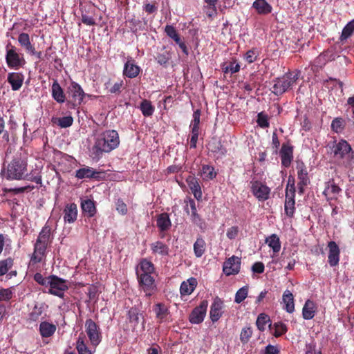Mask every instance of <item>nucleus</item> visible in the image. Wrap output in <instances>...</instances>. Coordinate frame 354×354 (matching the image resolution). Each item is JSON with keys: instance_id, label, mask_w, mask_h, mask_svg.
Masks as SVG:
<instances>
[{"instance_id": "nucleus-32", "label": "nucleus", "mask_w": 354, "mask_h": 354, "mask_svg": "<svg viewBox=\"0 0 354 354\" xmlns=\"http://www.w3.org/2000/svg\"><path fill=\"white\" fill-rule=\"evenodd\" d=\"M51 229L50 226L45 225L37 236L36 241L38 243H44L45 245H49L51 242L50 237Z\"/></svg>"}, {"instance_id": "nucleus-1", "label": "nucleus", "mask_w": 354, "mask_h": 354, "mask_svg": "<svg viewBox=\"0 0 354 354\" xmlns=\"http://www.w3.org/2000/svg\"><path fill=\"white\" fill-rule=\"evenodd\" d=\"M0 175L2 178L8 180H25L28 178L27 159L17 155L8 164L5 161L2 165Z\"/></svg>"}, {"instance_id": "nucleus-34", "label": "nucleus", "mask_w": 354, "mask_h": 354, "mask_svg": "<svg viewBox=\"0 0 354 354\" xmlns=\"http://www.w3.org/2000/svg\"><path fill=\"white\" fill-rule=\"evenodd\" d=\"M140 269H137L136 271H139V274H153L155 271L154 265L146 259H143L139 263Z\"/></svg>"}, {"instance_id": "nucleus-19", "label": "nucleus", "mask_w": 354, "mask_h": 354, "mask_svg": "<svg viewBox=\"0 0 354 354\" xmlns=\"http://www.w3.org/2000/svg\"><path fill=\"white\" fill-rule=\"evenodd\" d=\"M140 71V67L134 63V60L129 59L124 64L123 75L128 78L133 79L139 75Z\"/></svg>"}, {"instance_id": "nucleus-50", "label": "nucleus", "mask_w": 354, "mask_h": 354, "mask_svg": "<svg viewBox=\"0 0 354 354\" xmlns=\"http://www.w3.org/2000/svg\"><path fill=\"white\" fill-rule=\"evenodd\" d=\"M269 322H270V317L265 313H261L257 319L256 325L259 330L264 331L266 324Z\"/></svg>"}, {"instance_id": "nucleus-53", "label": "nucleus", "mask_w": 354, "mask_h": 354, "mask_svg": "<svg viewBox=\"0 0 354 354\" xmlns=\"http://www.w3.org/2000/svg\"><path fill=\"white\" fill-rule=\"evenodd\" d=\"M84 338L85 337L84 335H80L77 344H76V348L78 351L79 354H91V351L88 348L86 344L84 343Z\"/></svg>"}, {"instance_id": "nucleus-29", "label": "nucleus", "mask_w": 354, "mask_h": 354, "mask_svg": "<svg viewBox=\"0 0 354 354\" xmlns=\"http://www.w3.org/2000/svg\"><path fill=\"white\" fill-rule=\"evenodd\" d=\"M56 329V325L46 321L41 322L39 325V333L42 337H50L53 336Z\"/></svg>"}, {"instance_id": "nucleus-10", "label": "nucleus", "mask_w": 354, "mask_h": 354, "mask_svg": "<svg viewBox=\"0 0 354 354\" xmlns=\"http://www.w3.org/2000/svg\"><path fill=\"white\" fill-rule=\"evenodd\" d=\"M250 185L251 192L259 201H265L270 198L271 189L265 183L257 180H252Z\"/></svg>"}, {"instance_id": "nucleus-35", "label": "nucleus", "mask_w": 354, "mask_h": 354, "mask_svg": "<svg viewBox=\"0 0 354 354\" xmlns=\"http://www.w3.org/2000/svg\"><path fill=\"white\" fill-rule=\"evenodd\" d=\"M269 329L272 335L276 337H281L288 331L287 326L281 322L269 324Z\"/></svg>"}, {"instance_id": "nucleus-12", "label": "nucleus", "mask_w": 354, "mask_h": 354, "mask_svg": "<svg viewBox=\"0 0 354 354\" xmlns=\"http://www.w3.org/2000/svg\"><path fill=\"white\" fill-rule=\"evenodd\" d=\"M86 332L91 342L94 346H97L101 341V335L100 328L97 324L91 319H88L85 323Z\"/></svg>"}, {"instance_id": "nucleus-22", "label": "nucleus", "mask_w": 354, "mask_h": 354, "mask_svg": "<svg viewBox=\"0 0 354 354\" xmlns=\"http://www.w3.org/2000/svg\"><path fill=\"white\" fill-rule=\"evenodd\" d=\"M198 284L197 280L194 277H190L187 281L182 282L180 287V293L182 296L191 295Z\"/></svg>"}, {"instance_id": "nucleus-24", "label": "nucleus", "mask_w": 354, "mask_h": 354, "mask_svg": "<svg viewBox=\"0 0 354 354\" xmlns=\"http://www.w3.org/2000/svg\"><path fill=\"white\" fill-rule=\"evenodd\" d=\"M52 97L59 104H62L66 100V95L57 80H54L51 88Z\"/></svg>"}, {"instance_id": "nucleus-28", "label": "nucleus", "mask_w": 354, "mask_h": 354, "mask_svg": "<svg viewBox=\"0 0 354 354\" xmlns=\"http://www.w3.org/2000/svg\"><path fill=\"white\" fill-rule=\"evenodd\" d=\"M150 246L153 254L160 256H167L169 254V245L160 241L152 243Z\"/></svg>"}, {"instance_id": "nucleus-61", "label": "nucleus", "mask_w": 354, "mask_h": 354, "mask_svg": "<svg viewBox=\"0 0 354 354\" xmlns=\"http://www.w3.org/2000/svg\"><path fill=\"white\" fill-rule=\"evenodd\" d=\"M34 280L39 285L44 286V287H48V284L50 282V276L46 277H44L41 273L37 272L34 277Z\"/></svg>"}, {"instance_id": "nucleus-64", "label": "nucleus", "mask_w": 354, "mask_h": 354, "mask_svg": "<svg viewBox=\"0 0 354 354\" xmlns=\"http://www.w3.org/2000/svg\"><path fill=\"white\" fill-rule=\"evenodd\" d=\"M130 322L136 324L139 322V313L136 308H131L128 312Z\"/></svg>"}, {"instance_id": "nucleus-49", "label": "nucleus", "mask_w": 354, "mask_h": 354, "mask_svg": "<svg viewBox=\"0 0 354 354\" xmlns=\"http://www.w3.org/2000/svg\"><path fill=\"white\" fill-rule=\"evenodd\" d=\"M222 70L225 73H230L234 74L239 71L240 65L238 63H236V60L234 59L230 63H224L222 65Z\"/></svg>"}, {"instance_id": "nucleus-20", "label": "nucleus", "mask_w": 354, "mask_h": 354, "mask_svg": "<svg viewBox=\"0 0 354 354\" xmlns=\"http://www.w3.org/2000/svg\"><path fill=\"white\" fill-rule=\"evenodd\" d=\"M64 220L65 223H73L77 220V207L75 203H69L64 209Z\"/></svg>"}, {"instance_id": "nucleus-41", "label": "nucleus", "mask_w": 354, "mask_h": 354, "mask_svg": "<svg viewBox=\"0 0 354 354\" xmlns=\"http://www.w3.org/2000/svg\"><path fill=\"white\" fill-rule=\"evenodd\" d=\"M201 174L204 180H209L215 178L217 173L215 171L214 167L208 165H202Z\"/></svg>"}, {"instance_id": "nucleus-17", "label": "nucleus", "mask_w": 354, "mask_h": 354, "mask_svg": "<svg viewBox=\"0 0 354 354\" xmlns=\"http://www.w3.org/2000/svg\"><path fill=\"white\" fill-rule=\"evenodd\" d=\"M329 253L328 256V262L331 267L338 265L339 261L340 250L339 246L335 241H330L328 243Z\"/></svg>"}, {"instance_id": "nucleus-27", "label": "nucleus", "mask_w": 354, "mask_h": 354, "mask_svg": "<svg viewBox=\"0 0 354 354\" xmlns=\"http://www.w3.org/2000/svg\"><path fill=\"white\" fill-rule=\"evenodd\" d=\"M81 207L82 212L90 218L94 216L97 212L95 201L91 199L82 201Z\"/></svg>"}, {"instance_id": "nucleus-46", "label": "nucleus", "mask_w": 354, "mask_h": 354, "mask_svg": "<svg viewBox=\"0 0 354 354\" xmlns=\"http://www.w3.org/2000/svg\"><path fill=\"white\" fill-rule=\"evenodd\" d=\"M341 192L339 187L335 184L334 180H329L326 183V187L324 191V194L327 196L328 194H332L336 196Z\"/></svg>"}, {"instance_id": "nucleus-54", "label": "nucleus", "mask_w": 354, "mask_h": 354, "mask_svg": "<svg viewBox=\"0 0 354 354\" xmlns=\"http://www.w3.org/2000/svg\"><path fill=\"white\" fill-rule=\"evenodd\" d=\"M259 53V50L257 48H252L246 52L244 59L248 63L252 64L257 59Z\"/></svg>"}, {"instance_id": "nucleus-13", "label": "nucleus", "mask_w": 354, "mask_h": 354, "mask_svg": "<svg viewBox=\"0 0 354 354\" xmlns=\"http://www.w3.org/2000/svg\"><path fill=\"white\" fill-rule=\"evenodd\" d=\"M241 259L233 255L227 259L223 264V271L227 275H234L240 272Z\"/></svg>"}, {"instance_id": "nucleus-25", "label": "nucleus", "mask_w": 354, "mask_h": 354, "mask_svg": "<svg viewBox=\"0 0 354 354\" xmlns=\"http://www.w3.org/2000/svg\"><path fill=\"white\" fill-rule=\"evenodd\" d=\"M252 8L261 15H267L272 11V6L266 0H255L252 3Z\"/></svg>"}, {"instance_id": "nucleus-44", "label": "nucleus", "mask_w": 354, "mask_h": 354, "mask_svg": "<svg viewBox=\"0 0 354 354\" xmlns=\"http://www.w3.org/2000/svg\"><path fill=\"white\" fill-rule=\"evenodd\" d=\"M18 42L27 53H28L32 48V47H34V46L30 42L29 35L26 32H21L19 35Z\"/></svg>"}, {"instance_id": "nucleus-11", "label": "nucleus", "mask_w": 354, "mask_h": 354, "mask_svg": "<svg viewBox=\"0 0 354 354\" xmlns=\"http://www.w3.org/2000/svg\"><path fill=\"white\" fill-rule=\"evenodd\" d=\"M208 301L203 300L199 306L195 307L189 316V321L194 324H198L203 322L206 315Z\"/></svg>"}, {"instance_id": "nucleus-7", "label": "nucleus", "mask_w": 354, "mask_h": 354, "mask_svg": "<svg viewBox=\"0 0 354 354\" xmlns=\"http://www.w3.org/2000/svg\"><path fill=\"white\" fill-rule=\"evenodd\" d=\"M67 93L70 100L68 101L69 108H75L81 104L85 93L81 86L75 82H72L68 88Z\"/></svg>"}, {"instance_id": "nucleus-52", "label": "nucleus", "mask_w": 354, "mask_h": 354, "mask_svg": "<svg viewBox=\"0 0 354 354\" xmlns=\"http://www.w3.org/2000/svg\"><path fill=\"white\" fill-rule=\"evenodd\" d=\"M354 32V19L349 21L343 28L340 39L342 41L348 39Z\"/></svg>"}, {"instance_id": "nucleus-43", "label": "nucleus", "mask_w": 354, "mask_h": 354, "mask_svg": "<svg viewBox=\"0 0 354 354\" xmlns=\"http://www.w3.org/2000/svg\"><path fill=\"white\" fill-rule=\"evenodd\" d=\"M171 221L167 214H160L157 218V226L160 231H166L171 226Z\"/></svg>"}, {"instance_id": "nucleus-4", "label": "nucleus", "mask_w": 354, "mask_h": 354, "mask_svg": "<svg viewBox=\"0 0 354 354\" xmlns=\"http://www.w3.org/2000/svg\"><path fill=\"white\" fill-rule=\"evenodd\" d=\"M299 76L298 71L286 73L282 77L274 80L272 92L276 95H281L296 83Z\"/></svg>"}, {"instance_id": "nucleus-31", "label": "nucleus", "mask_w": 354, "mask_h": 354, "mask_svg": "<svg viewBox=\"0 0 354 354\" xmlns=\"http://www.w3.org/2000/svg\"><path fill=\"white\" fill-rule=\"evenodd\" d=\"M153 311L156 314V318L160 322L165 321L169 314L168 308L162 303H158L155 304L153 306Z\"/></svg>"}, {"instance_id": "nucleus-51", "label": "nucleus", "mask_w": 354, "mask_h": 354, "mask_svg": "<svg viewBox=\"0 0 354 354\" xmlns=\"http://www.w3.org/2000/svg\"><path fill=\"white\" fill-rule=\"evenodd\" d=\"M14 264V259L8 257L6 259L0 261V276L6 274L8 270L12 267Z\"/></svg>"}, {"instance_id": "nucleus-39", "label": "nucleus", "mask_w": 354, "mask_h": 354, "mask_svg": "<svg viewBox=\"0 0 354 354\" xmlns=\"http://www.w3.org/2000/svg\"><path fill=\"white\" fill-rule=\"evenodd\" d=\"M209 149L214 153L219 154L221 156H225L227 153V149L223 146L220 140L213 139L208 144Z\"/></svg>"}, {"instance_id": "nucleus-23", "label": "nucleus", "mask_w": 354, "mask_h": 354, "mask_svg": "<svg viewBox=\"0 0 354 354\" xmlns=\"http://www.w3.org/2000/svg\"><path fill=\"white\" fill-rule=\"evenodd\" d=\"M186 182L188 185L189 188L194 194V197L198 201L201 199L203 194L201 185L198 183V180L194 176H189L186 179Z\"/></svg>"}, {"instance_id": "nucleus-57", "label": "nucleus", "mask_w": 354, "mask_h": 354, "mask_svg": "<svg viewBox=\"0 0 354 354\" xmlns=\"http://www.w3.org/2000/svg\"><path fill=\"white\" fill-rule=\"evenodd\" d=\"M165 32L167 35L171 39H174L175 42H178L180 41V37L176 28L173 26L167 25L165 28Z\"/></svg>"}, {"instance_id": "nucleus-18", "label": "nucleus", "mask_w": 354, "mask_h": 354, "mask_svg": "<svg viewBox=\"0 0 354 354\" xmlns=\"http://www.w3.org/2000/svg\"><path fill=\"white\" fill-rule=\"evenodd\" d=\"M48 306L45 303H36L28 315L27 321L30 323L37 322L44 313Z\"/></svg>"}, {"instance_id": "nucleus-55", "label": "nucleus", "mask_w": 354, "mask_h": 354, "mask_svg": "<svg viewBox=\"0 0 354 354\" xmlns=\"http://www.w3.org/2000/svg\"><path fill=\"white\" fill-rule=\"evenodd\" d=\"M252 335V329L250 326H245L242 328L240 334V341L242 344H246L249 342Z\"/></svg>"}, {"instance_id": "nucleus-36", "label": "nucleus", "mask_w": 354, "mask_h": 354, "mask_svg": "<svg viewBox=\"0 0 354 354\" xmlns=\"http://www.w3.org/2000/svg\"><path fill=\"white\" fill-rule=\"evenodd\" d=\"M194 255L197 258L201 257L206 251V243L201 236L197 237L193 245Z\"/></svg>"}, {"instance_id": "nucleus-9", "label": "nucleus", "mask_w": 354, "mask_h": 354, "mask_svg": "<svg viewBox=\"0 0 354 354\" xmlns=\"http://www.w3.org/2000/svg\"><path fill=\"white\" fill-rule=\"evenodd\" d=\"M139 286L142 290L145 293V296L150 297L157 291V286L154 277L152 274H139V271H136Z\"/></svg>"}, {"instance_id": "nucleus-48", "label": "nucleus", "mask_w": 354, "mask_h": 354, "mask_svg": "<svg viewBox=\"0 0 354 354\" xmlns=\"http://www.w3.org/2000/svg\"><path fill=\"white\" fill-rule=\"evenodd\" d=\"M53 122L59 126L61 128H67L71 127L73 122L72 116H64L62 118H53Z\"/></svg>"}, {"instance_id": "nucleus-45", "label": "nucleus", "mask_w": 354, "mask_h": 354, "mask_svg": "<svg viewBox=\"0 0 354 354\" xmlns=\"http://www.w3.org/2000/svg\"><path fill=\"white\" fill-rule=\"evenodd\" d=\"M140 109L142 115L145 117L151 116L154 112V106L151 102L148 100H143L140 104Z\"/></svg>"}, {"instance_id": "nucleus-60", "label": "nucleus", "mask_w": 354, "mask_h": 354, "mask_svg": "<svg viewBox=\"0 0 354 354\" xmlns=\"http://www.w3.org/2000/svg\"><path fill=\"white\" fill-rule=\"evenodd\" d=\"M170 59L171 56L169 53L168 52H165L164 53H159L156 57V60L157 61V62L160 65L164 66H166L167 65Z\"/></svg>"}, {"instance_id": "nucleus-58", "label": "nucleus", "mask_w": 354, "mask_h": 354, "mask_svg": "<svg viewBox=\"0 0 354 354\" xmlns=\"http://www.w3.org/2000/svg\"><path fill=\"white\" fill-rule=\"evenodd\" d=\"M192 222L196 225L200 229L204 230L205 228V223L201 216L196 212H191Z\"/></svg>"}, {"instance_id": "nucleus-42", "label": "nucleus", "mask_w": 354, "mask_h": 354, "mask_svg": "<svg viewBox=\"0 0 354 354\" xmlns=\"http://www.w3.org/2000/svg\"><path fill=\"white\" fill-rule=\"evenodd\" d=\"M266 243L271 248L274 253L281 250V241L279 236L276 234H272L266 239Z\"/></svg>"}, {"instance_id": "nucleus-62", "label": "nucleus", "mask_w": 354, "mask_h": 354, "mask_svg": "<svg viewBox=\"0 0 354 354\" xmlns=\"http://www.w3.org/2000/svg\"><path fill=\"white\" fill-rule=\"evenodd\" d=\"M13 291L12 288L0 289V302L2 301H8L12 298Z\"/></svg>"}, {"instance_id": "nucleus-3", "label": "nucleus", "mask_w": 354, "mask_h": 354, "mask_svg": "<svg viewBox=\"0 0 354 354\" xmlns=\"http://www.w3.org/2000/svg\"><path fill=\"white\" fill-rule=\"evenodd\" d=\"M330 153L333 158L340 161L351 162L354 160V150L351 145L344 139L339 141L334 140L328 145Z\"/></svg>"}, {"instance_id": "nucleus-21", "label": "nucleus", "mask_w": 354, "mask_h": 354, "mask_svg": "<svg viewBox=\"0 0 354 354\" xmlns=\"http://www.w3.org/2000/svg\"><path fill=\"white\" fill-rule=\"evenodd\" d=\"M24 76L20 73H9L8 75V82L11 85L12 91H18L23 85Z\"/></svg>"}, {"instance_id": "nucleus-6", "label": "nucleus", "mask_w": 354, "mask_h": 354, "mask_svg": "<svg viewBox=\"0 0 354 354\" xmlns=\"http://www.w3.org/2000/svg\"><path fill=\"white\" fill-rule=\"evenodd\" d=\"M295 180L292 179L290 183V178L288 179V185L286 189V199L284 204V212L287 216L292 218L295 211Z\"/></svg>"}, {"instance_id": "nucleus-33", "label": "nucleus", "mask_w": 354, "mask_h": 354, "mask_svg": "<svg viewBox=\"0 0 354 354\" xmlns=\"http://www.w3.org/2000/svg\"><path fill=\"white\" fill-rule=\"evenodd\" d=\"M99 172L94 171L89 167H83L76 171L75 177L79 179L83 178H96L98 177Z\"/></svg>"}, {"instance_id": "nucleus-56", "label": "nucleus", "mask_w": 354, "mask_h": 354, "mask_svg": "<svg viewBox=\"0 0 354 354\" xmlns=\"http://www.w3.org/2000/svg\"><path fill=\"white\" fill-rule=\"evenodd\" d=\"M248 294V286H245L238 290L236 292L234 301L236 304H241L247 297Z\"/></svg>"}, {"instance_id": "nucleus-8", "label": "nucleus", "mask_w": 354, "mask_h": 354, "mask_svg": "<svg viewBox=\"0 0 354 354\" xmlns=\"http://www.w3.org/2000/svg\"><path fill=\"white\" fill-rule=\"evenodd\" d=\"M48 286L50 288L48 293L62 299L64 297V292L68 289L66 280L53 274L50 275Z\"/></svg>"}, {"instance_id": "nucleus-47", "label": "nucleus", "mask_w": 354, "mask_h": 354, "mask_svg": "<svg viewBox=\"0 0 354 354\" xmlns=\"http://www.w3.org/2000/svg\"><path fill=\"white\" fill-rule=\"evenodd\" d=\"M346 125L345 120L342 118H335L331 122V129L333 131L339 133L342 132Z\"/></svg>"}, {"instance_id": "nucleus-37", "label": "nucleus", "mask_w": 354, "mask_h": 354, "mask_svg": "<svg viewBox=\"0 0 354 354\" xmlns=\"http://www.w3.org/2000/svg\"><path fill=\"white\" fill-rule=\"evenodd\" d=\"M283 302L285 304V309L288 313H292L295 310L294 297L291 292L286 290L283 294Z\"/></svg>"}, {"instance_id": "nucleus-63", "label": "nucleus", "mask_w": 354, "mask_h": 354, "mask_svg": "<svg viewBox=\"0 0 354 354\" xmlns=\"http://www.w3.org/2000/svg\"><path fill=\"white\" fill-rule=\"evenodd\" d=\"M115 208L118 212L122 215H125L127 214V206L122 198L117 199L115 202Z\"/></svg>"}, {"instance_id": "nucleus-30", "label": "nucleus", "mask_w": 354, "mask_h": 354, "mask_svg": "<svg viewBox=\"0 0 354 354\" xmlns=\"http://www.w3.org/2000/svg\"><path fill=\"white\" fill-rule=\"evenodd\" d=\"M316 312L315 304L310 299H308L302 309V316L304 319H311L315 317Z\"/></svg>"}, {"instance_id": "nucleus-38", "label": "nucleus", "mask_w": 354, "mask_h": 354, "mask_svg": "<svg viewBox=\"0 0 354 354\" xmlns=\"http://www.w3.org/2000/svg\"><path fill=\"white\" fill-rule=\"evenodd\" d=\"M297 169L299 182H302V184H309L310 179L305 164L303 162H297Z\"/></svg>"}, {"instance_id": "nucleus-16", "label": "nucleus", "mask_w": 354, "mask_h": 354, "mask_svg": "<svg viewBox=\"0 0 354 354\" xmlns=\"http://www.w3.org/2000/svg\"><path fill=\"white\" fill-rule=\"evenodd\" d=\"M223 301L216 297L210 307L209 316L212 322H216L223 315Z\"/></svg>"}, {"instance_id": "nucleus-59", "label": "nucleus", "mask_w": 354, "mask_h": 354, "mask_svg": "<svg viewBox=\"0 0 354 354\" xmlns=\"http://www.w3.org/2000/svg\"><path fill=\"white\" fill-rule=\"evenodd\" d=\"M257 122L258 125L263 128H268L270 126V123L268 122V116L263 112H260L257 115Z\"/></svg>"}, {"instance_id": "nucleus-14", "label": "nucleus", "mask_w": 354, "mask_h": 354, "mask_svg": "<svg viewBox=\"0 0 354 354\" xmlns=\"http://www.w3.org/2000/svg\"><path fill=\"white\" fill-rule=\"evenodd\" d=\"M48 246L44 243L35 242L34 244V251L30 257L29 266L41 263L46 259Z\"/></svg>"}, {"instance_id": "nucleus-40", "label": "nucleus", "mask_w": 354, "mask_h": 354, "mask_svg": "<svg viewBox=\"0 0 354 354\" xmlns=\"http://www.w3.org/2000/svg\"><path fill=\"white\" fill-rule=\"evenodd\" d=\"M124 86L123 80H120L119 82H115L112 84L111 79H109L104 83L105 89L108 91V93L111 94L118 95L122 91V88Z\"/></svg>"}, {"instance_id": "nucleus-5", "label": "nucleus", "mask_w": 354, "mask_h": 354, "mask_svg": "<svg viewBox=\"0 0 354 354\" xmlns=\"http://www.w3.org/2000/svg\"><path fill=\"white\" fill-rule=\"evenodd\" d=\"M6 62L10 68L15 70L22 67L26 61L23 56L18 53L17 48L10 42L6 46Z\"/></svg>"}, {"instance_id": "nucleus-15", "label": "nucleus", "mask_w": 354, "mask_h": 354, "mask_svg": "<svg viewBox=\"0 0 354 354\" xmlns=\"http://www.w3.org/2000/svg\"><path fill=\"white\" fill-rule=\"evenodd\" d=\"M279 154L282 166L289 167L293 159V147L288 143H283Z\"/></svg>"}, {"instance_id": "nucleus-26", "label": "nucleus", "mask_w": 354, "mask_h": 354, "mask_svg": "<svg viewBox=\"0 0 354 354\" xmlns=\"http://www.w3.org/2000/svg\"><path fill=\"white\" fill-rule=\"evenodd\" d=\"M294 253H292L290 252H286L283 251L281 253V258L279 259V263L281 264V266H284L286 263V270H293L296 263V260L294 258Z\"/></svg>"}, {"instance_id": "nucleus-2", "label": "nucleus", "mask_w": 354, "mask_h": 354, "mask_svg": "<svg viewBox=\"0 0 354 354\" xmlns=\"http://www.w3.org/2000/svg\"><path fill=\"white\" fill-rule=\"evenodd\" d=\"M119 144L118 133L115 130H106L97 136L94 148L97 152L109 153L116 149Z\"/></svg>"}]
</instances>
